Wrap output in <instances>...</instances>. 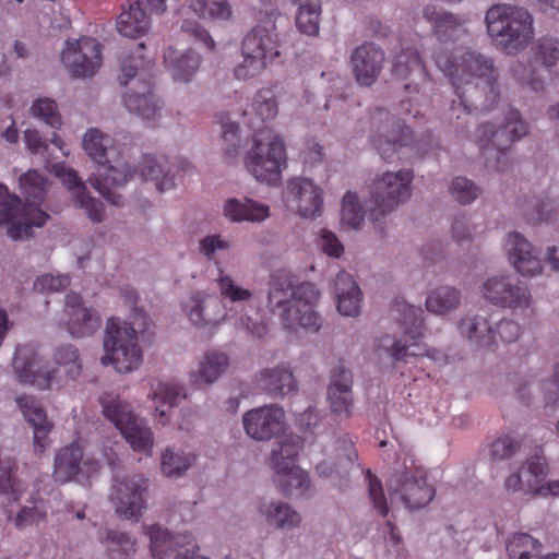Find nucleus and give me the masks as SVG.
I'll use <instances>...</instances> for the list:
<instances>
[{
	"label": "nucleus",
	"mask_w": 559,
	"mask_h": 559,
	"mask_svg": "<svg viewBox=\"0 0 559 559\" xmlns=\"http://www.w3.org/2000/svg\"><path fill=\"white\" fill-rule=\"evenodd\" d=\"M424 19L431 24L432 31L440 41L433 53L435 63L450 82L457 97V105L467 116L475 106V100L485 96L490 105L499 99L496 70L491 59L469 49L457 47L449 50L447 41L455 40L466 34L464 21L436 5H426Z\"/></svg>",
	"instance_id": "f257e3e1"
},
{
	"label": "nucleus",
	"mask_w": 559,
	"mask_h": 559,
	"mask_svg": "<svg viewBox=\"0 0 559 559\" xmlns=\"http://www.w3.org/2000/svg\"><path fill=\"white\" fill-rule=\"evenodd\" d=\"M83 148L99 166L98 173L88 178L90 185L114 205H121V197L112 189L122 187L135 177L142 181H153L159 192L175 187L166 158L145 155L140 169H132L124 162L122 153L114 145L112 139L98 129L91 128L86 131Z\"/></svg>",
	"instance_id": "f03ea898"
},
{
	"label": "nucleus",
	"mask_w": 559,
	"mask_h": 559,
	"mask_svg": "<svg viewBox=\"0 0 559 559\" xmlns=\"http://www.w3.org/2000/svg\"><path fill=\"white\" fill-rule=\"evenodd\" d=\"M253 115L241 114L245 124L254 130L253 146L245 158L246 169L261 182L277 185L286 167V151L282 139L264 126L277 116L278 108L271 90H260L252 102Z\"/></svg>",
	"instance_id": "7ed1b4c3"
},
{
	"label": "nucleus",
	"mask_w": 559,
	"mask_h": 559,
	"mask_svg": "<svg viewBox=\"0 0 559 559\" xmlns=\"http://www.w3.org/2000/svg\"><path fill=\"white\" fill-rule=\"evenodd\" d=\"M319 297L314 284L305 282L296 285L295 276L286 270H277L271 276L269 306L287 329L301 326L317 332L321 326V318L313 306Z\"/></svg>",
	"instance_id": "20e7f679"
},
{
	"label": "nucleus",
	"mask_w": 559,
	"mask_h": 559,
	"mask_svg": "<svg viewBox=\"0 0 559 559\" xmlns=\"http://www.w3.org/2000/svg\"><path fill=\"white\" fill-rule=\"evenodd\" d=\"M55 368H47L36 350L28 346H19L13 358V369L21 383L31 384L39 390L49 389L53 383L75 380L82 371V361L78 348L62 344L52 353Z\"/></svg>",
	"instance_id": "39448f33"
},
{
	"label": "nucleus",
	"mask_w": 559,
	"mask_h": 559,
	"mask_svg": "<svg viewBox=\"0 0 559 559\" xmlns=\"http://www.w3.org/2000/svg\"><path fill=\"white\" fill-rule=\"evenodd\" d=\"M485 22L496 47L511 56L523 51L535 34L531 13L514 5H492L486 13Z\"/></svg>",
	"instance_id": "423d86ee"
},
{
	"label": "nucleus",
	"mask_w": 559,
	"mask_h": 559,
	"mask_svg": "<svg viewBox=\"0 0 559 559\" xmlns=\"http://www.w3.org/2000/svg\"><path fill=\"white\" fill-rule=\"evenodd\" d=\"M143 44H139L136 55L124 58L121 62L122 76L120 83L132 86L123 95V104L128 111L138 115L144 121H155L159 117L160 106L153 93L151 74L146 71L151 61H145L142 56Z\"/></svg>",
	"instance_id": "0eeeda50"
},
{
	"label": "nucleus",
	"mask_w": 559,
	"mask_h": 559,
	"mask_svg": "<svg viewBox=\"0 0 559 559\" xmlns=\"http://www.w3.org/2000/svg\"><path fill=\"white\" fill-rule=\"evenodd\" d=\"M47 179L36 170H28L20 177V188L25 197V203L15 213L8 235L14 239L31 236L32 227H41L49 218L48 214L39 209L44 201Z\"/></svg>",
	"instance_id": "6e6552de"
},
{
	"label": "nucleus",
	"mask_w": 559,
	"mask_h": 559,
	"mask_svg": "<svg viewBox=\"0 0 559 559\" xmlns=\"http://www.w3.org/2000/svg\"><path fill=\"white\" fill-rule=\"evenodd\" d=\"M104 349L103 365H112L122 373L136 369L142 362V349L138 343L134 322L110 318L107 322Z\"/></svg>",
	"instance_id": "1a4fd4ad"
},
{
	"label": "nucleus",
	"mask_w": 559,
	"mask_h": 559,
	"mask_svg": "<svg viewBox=\"0 0 559 559\" xmlns=\"http://www.w3.org/2000/svg\"><path fill=\"white\" fill-rule=\"evenodd\" d=\"M392 312L404 329L401 338H392L390 335H384L380 340L379 347L385 349L390 356L399 361L407 356H424L427 354L426 347L423 344V328L424 320L421 318L423 309L409 305L405 300L396 299L394 301Z\"/></svg>",
	"instance_id": "9d476101"
},
{
	"label": "nucleus",
	"mask_w": 559,
	"mask_h": 559,
	"mask_svg": "<svg viewBox=\"0 0 559 559\" xmlns=\"http://www.w3.org/2000/svg\"><path fill=\"white\" fill-rule=\"evenodd\" d=\"M100 403L104 416L121 432L131 449L151 455L154 445L153 433L145 423L132 413L130 404L118 396H103Z\"/></svg>",
	"instance_id": "9b49d317"
},
{
	"label": "nucleus",
	"mask_w": 559,
	"mask_h": 559,
	"mask_svg": "<svg viewBox=\"0 0 559 559\" xmlns=\"http://www.w3.org/2000/svg\"><path fill=\"white\" fill-rule=\"evenodd\" d=\"M302 442L299 437H288L273 450L272 465L275 471V483L282 495L290 497L306 493L310 486L308 474L296 465Z\"/></svg>",
	"instance_id": "f8f14e48"
},
{
	"label": "nucleus",
	"mask_w": 559,
	"mask_h": 559,
	"mask_svg": "<svg viewBox=\"0 0 559 559\" xmlns=\"http://www.w3.org/2000/svg\"><path fill=\"white\" fill-rule=\"evenodd\" d=\"M413 178L412 170L402 169L396 173L388 171L374 180L370 191V201L373 204L370 217L374 222H379L411 197Z\"/></svg>",
	"instance_id": "ddd939ff"
},
{
	"label": "nucleus",
	"mask_w": 559,
	"mask_h": 559,
	"mask_svg": "<svg viewBox=\"0 0 559 559\" xmlns=\"http://www.w3.org/2000/svg\"><path fill=\"white\" fill-rule=\"evenodd\" d=\"M370 123L371 144L386 162H391L401 147L413 144L412 131L384 108H374L370 115Z\"/></svg>",
	"instance_id": "4468645a"
},
{
	"label": "nucleus",
	"mask_w": 559,
	"mask_h": 559,
	"mask_svg": "<svg viewBox=\"0 0 559 559\" xmlns=\"http://www.w3.org/2000/svg\"><path fill=\"white\" fill-rule=\"evenodd\" d=\"M526 132L527 127L521 119L520 112L510 108L501 128L497 129L491 123L480 124L477 130V141L480 151H487L490 147L497 151V170L504 171L507 169L508 146L524 136Z\"/></svg>",
	"instance_id": "2eb2a0df"
},
{
	"label": "nucleus",
	"mask_w": 559,
	"mask_h": 559,
	"mask_svg": "<svg viewBox=\"0 0 559 559\" xmlns=\"http://www.w3.org/2000/svg\"><path fill=\"white\" fill-rule=\"evenodd\" d=\"M483 295L490 304L532 316L533 299L528 287L510 275L489 277L483 285Z\"/></svg>",
	"instance_id": "dca6fc26"
},
{
	"label": "nucleus",
	"mask_w": 559,
	"mask_h": 559,
	"mask_svg": "<svg viewBox=\"0 0 559 559\" xmlns=\"http://www.w3.org/2000/svg\"><path fill=\"white\" fill-rule=\"evenodd\" d=\"M388 487L409 510L426 507L436 495L435 488L427 483L426 469L415 465L413 461L404 472L396 473L391 477Z\"/></svg>",
	"instance_id": "f3484780"
},
{
	"label": "nucleus",
	"mask_w": 559,
	"mask_h": 559,
	"mask_svg": "<svg viewBox=\"0 0 559 559\" xmlns=\"http://www.w3.org/2000/svg\"><path fill=\"white\" fill-rule=\"evenodd\" d=\"M62 63L75 78H88L96 73L102 64V45L92 37L66 41L61 53Z\"/></svg>",
	"instance_id": "a211bd4d"
},
{
	"label": "nucleus",
	"mask_w": 559,
	"mask_h": 559,
	"mask_svg": "<svg viewBox=\"0 0 559 559\" xmlns=\"http://www.w3.org/2000/svg\"><path fill=\"white\" fill-rule=\"evenodd\" d=\"M147 489V479L143 475L126 476L116 480L111 489L110 499L119 516L138 522L145 509L144 495Z\"/></svg>",
	"instance_id": "6ab92c4d"
},
{
	"label": "nucleus",
	"mask_w": 559,
	"mask_h": 559,
	"mask_svg": "<svg viewBox=\"0 0 559 559\" xmlns=\"http://www.w3.org/2000/svg\"><path fill=\"white\" fill-rule=\"evenodd\" d=\"M242 424L250 438L267 441L285 431V412L277 405H264L245 413Z\"/></svg>",
	"instance_id": "aec40b11"
},
{
	"label": "nucleus",
	"mask_w": 559,
	"mask_h": 559,
	"mask_svg": "<svg viewBox=\"0 0 559 559\" xmlns=\"http://www.w3.org/2000/svg\"><path fill=\"white\" fill-rule=\"evenodd\" d=\"M100 464L97 460L84 459L80 440L61 448L55 457L52 477L59 484L71 481L78 474H92L98 471Z\"/></svg>",
	"instance_id": "412c9836"
},
{
	"label": "nucleus",
	"mask_w": 559,
	"mask_h": 559,
	"mask_svg": "<svg viewBox=\"0 0 559 559\" xmlns=\"http://www.w3.org/2000/svg\"><path fill=\"white\" fill-rule=\"evenodd\" d=\"M284 198L306 218L320 216L323 211L322 190L308 178H293L287 182Z\"/></svg>",
	"instance_id": "4be33fe9"
},
{
	"label": "nucleus",
	"mask_w": 559,
	"mask_h": 559,
	"mask_svg": "<svg viewBox=\"0 0 559 559\" xmlns=\"http://www.w3.org/2000/svg\"><path fill=\"white\" fill-rule=\"evenodd\" d=\"M353 376L342 365L333 368L328 386V402L331 413L340 420L348 419L354 411Z\"/></svg>",
	"instance_id": "5701e85b"
},
{
	"label": "nucleus",
	"mask_w": 559,
	"mask_h": 559,
	"mask_svg": "<svg viewBox=\"0 0 559 559\" xmlns=\"http://www.w3.org/2000/svg\"><path fill=\"white\" fill-rule=\"evenodd\" d=\"M241 51H249L271 66L281 57V41L275 23L267 21L252 27L242 39Z\"/></svg>",
	"instance_id": "b1692460"
},
{
	"label": "nucleus",
	"mask_w": 559,
	"mask_h": 559,
	"mask_svg": "<svg viewBox=\"0 0 559 559\" xmlns=\"http://www.w3.org/2000/svg\"><path fill=\"white\" fill-rule=\"evenodd\" d=\"M25 420L33 428L34 450L37 454H43L50 444L49 435L53 425L47 419L46 412L34 396L23 395L16 399Z\"/></svg>",
	"instance_id": "393cba45"
},
{
	"label": "nucleus",
	"mask_w": 559,
	"mask_h": 559,
	"mask_svg": "<svg viewBox=\"0 0 559 559\" xmlns=\"http://www.w3.org/2000/svg\"><path fill=\"white\" fill-rule=\"evenodd\" d=\"M64 312L69 317L68 331L73 337L90 336L100 326L99 316L82 305L80 294L70 293L66 296Z\"/></svg>",
	"instance_id": "a878e982"
},
{
	"label": "nucleus",
	"mask_w": 559,
	"mask_h": 559,
	"mask_svg": "<svg viewBox=\"0 0 559 559\" xmlns=\"http://www.w3.org/2000/svg\"><path fill=\"white\" fill-rule=\"evenodd\" d=\"M392 73L397 79L411 80L405 84L408 94H418V83L429 81V74L417 49L403 47L392 62Z\"/></svg>",
	"instance_id": "bb28decb"
},
{
	"label": "nucleus",
	"mask_w": 559,
	"mask_h": 559,
	"mask_svg": "<svg viewBox=\"0 0 559 559\" xmlns=\"http://www.w3.org/2000/svg\"><path fill=\"white\" fill-rule=\"evenodd\" d=\"M350 60L357 82L370 86L383 68L384 52L371 43H364L354 50Z\"/></svg>",
	"instance_id": "cd10ccee"
},
{
	"label": "nucleus",
	"mask_w": 559,
	"mask_h": 559,
	"mask_svg": "<svg viewBox=\"0 0 559 559\" xmlns=\"http://www.w3.org/2000/svg\"><path fill=\"white\" fill-rule=\"evenodd\" d=\"M509 261L523 276H534L542 271V263L532 245L519 233H510L506 243Z\"/></svg>",
	"instance_id": "c85d7f7f"
},
{
	"label": "nucleus",
	"mask_w": 559,
	"mask_h": 559,
	"mask_svg": "<svg viewBox=\"0 0 559 559\" xmlns=\"http://www.w3.org/2000/svg\"><path fill=\"white\" fill-rule=\"evenodd\" d=\"M56 175L68 189H74L73 197L75 203L86 211L90 219L95 223L102 222L104 212L103 203L90 195L76 171L60 166L57 168Z\"/></svg>",
	"instance_id": "c756f323"
},
{
	"label": "nucleus",
	"mask_w": 559,
	"mask_h": 559,
	"mask_svg": "<svg viewBox=\"0 0 559 559\" xmlns=\"http://www.w3.org/2000/svg\"><path fill=\"white\" fill-rule=\"evenodd\" d=\"M462 336L486 350H496L497 341L487 312L464 317L459 324Z\"/></svg>",
	"instance_id": "7c9ffc66"
},
{
	"label": "nucleus",
	"mask_w": 559,
	"mask_h": 559,
	"mask_svg": "<svg viewBox=\"0 0 559 559\" xmlns=\"http://www.w3.org/2000/svg\"><path fill=\"white\" fill-rule=\"evenodd\" d=\"M257 384L273 397L284 396L297 388L290 367L284 364L260 371L257 376Z\"/></svg>",
	"instance_id": "2f4dec72"
},
{
	"label": "nucleus",
	"mask_w": 559,
	"mask_h": 559,
	"mask_svg": "<svg viewBox=\"0 0 559 559\" xmlns=\"http://www.w3.org/2000/svg\"><path fill=\"white\" fill-rule=\"evenodd\" d=\"M117 31L124 37L138 38L150 28V17L140 0H128L117 17Z\"/></svg>",
	"instance_id": "473e14b6"
},
{
	"label": "nucleus",
	"mask_w": 559,
	"mask_h": 559,
	"mask_svg": "<svg viewBox=\"0 0 559 559\" xmlns=\"http://www.w3.org/2000/svg\"><path fill=\"white\" fill-rule=\"evenodd\" d=\"M334 286L338 312L347 317L358 316L362 294L353 276L346 272H340L335 278Z\"/></svg>",
	"instance_id": "72a5a7b5"
},
{
	"label": "nucleus",
	"mask_w": 559,
	"mask_h": 559,
	"mask_svg": "<svg viewBox=\"0 0 559 559\" xmlns=\"http://www.w3.org/2000/svg\"><path fill=\"white\" fill-rule=\"evenodd\" d=\"M145 534L150 538L151 554L156 559H166L178 548L191 544V535L174 536L157 524L145 527Z\"/></svg>",
	"instance_id": "f704fd0d"
},
{
	"label": "nucleus",
	"mask_w": 559,
	"mask_h": 559,
	"mask_svg": "<svg viewBox=\"0 0 559 559\" xmlns=\"http://www.w3.org/2000/svg\"><path fill=\"white\" fill-rule=\"evenodd\" d=\"M221 301L217 297L210 296L204 292H195L182 305V309L190 321L199 326L218 322L217 317H212L210 308H219Z\"/></svg>",
	"instance_id": "c9c22d12"
},
{
	"label": "nucleus",
	"mask_w": 559,
	"mask_h": 559,
	"mask_svg": "<svg viewBox=\"0 0 559 559\" xmlns=\"http://www.w3.org/2000/svg\"><path fill=\"white\" fill-rule=\"evenodd\" d=\"M164 63L171 72L174 80L188 82L198 71L201 58L191 49L179 53L169 47L164 53Z\"/></svg>",
	"instance_id": "e433bc0d"
},
{
	"label": "nucleus",
	"mask_w": 559,
	"mask_h": 559,
	"mask_svg": "<svg viewBox=\"0 0 559 559\" xmlns=\"http://www.w3.org/2000/svg\"><path fill=\"white\" fill-rule=\"evenodd\" d=\"M224 214L234 222H262L269 217L270 209L249 198L229 199L224 205Z\"/></svg>",
	"instance_id": "4c0bfd02"
},
{
	"label": "nucleus",
	"mask_w": 559,
	"mask_h": 559,
	"mask_svg": "<svg viewBox=\"0 0 559 559\" xmlns=\"http://www.w3.org/2000/svg\"><path fill=\"white\" fill-rule=\"evenodd\" d=\"M259 512L270 525H274L276 528L293 530L298 527L301 522L300 514L288 503L282 501L261 503Z\"/></svg>",
	"instance_id": "58836bf2"
},
{
	"label": "nucleus",
	"mask_w": 559,
	"mask_h": 559,
	"mask_svg": "<svg viewBox=\"0 0 559 559\" xmlns=\"http://www.w3.org/2000/svg\"><path fill=\"white\" fill-rule=\"evenodd\" d=\"M334 452L336 454L335 461L326 459L317 464L316 471L319 476L331 477L337 472L338 467H345L358 457L354 442L347 436H343L335 441Z\"/></svg>",
	"instance_id": "ea45409f"
},
{
	"label": "nucleus",
	"mask_w": 559,
	"mask_h": 559,
	"mask_svg": "<svg viewBox=\"0 0 559 559\" xmlns=\"http://www.w3.org/2000/svg\"><path fill=\"white\" fill-rule=\"evenodd\" d=\"M187 397L183 388L173 382H160L154 391L155 415L163 424L168 420L167 412Z\"/></svg>",
	"instance_id": "a19ab883"
},
{
	"label": "nucleus",
	"mask_w": 559,
	"mask_h": 559,
	"mask_svg": "<svg viewBox=\"0 0 559 559\" xmlns=\"http://www.w3.org/2000/svg\"><path fill=\"white\" fill-rule=\"evenodd\" d=\"M228 365L229 358L226 354L217 350L207 352L200 362L198 372L191 376L192 381L195 384L200 381L213 383L226 371Z\"/></svg>",
	"instance_id": "79ce46f5"
},
{
	"label": "nucleus",
	"mask_w": 559,
	"mask_h": 559,
	"mask_svg": "<svg viewBox=\"0 0 559 559\" xmlns=\"http://www.w3.org/2000/svg\"><path fill=\"white\" fill-rule=\"evenodd\" d=\"M102 543L109 559H129L136 552V539L124 532L109 531Z\"/></svg>",
	"instance_id": "37998d69"
},
{
	"label": "nucleus",
	"mask_w": 559,
	"mask_h": 559,
	"mask_svg": "<svg viewBox=\"0 0 559 559\" xmlns=\"http://www.w3.org/2000/svg\"><path fill=\"white\" fill-rule=\"evenodd\" d=\"M298 5L296 25L298 29L309 36L319 34V17L321 0H295Z\"/></svg>",
	"instance_id": "c03bdc74"
},
{
	"label": "nucleus",
	"mask_w": 559,
	"mask_h": 559,
	"mask_svg": "<svg viewBox=\"0 0 559 559\" xmlns=\"http://www.w3.org/2000/svg\"><path fill=\"white\" fill-rule=\"evenodd\" d=\"M542 544L526 533H515L507 542L510 559H538Z\"/></svg>",
	"instance_id": "a18cd8bd"
},
{
	"label": "nucleus",
	"mask_w": 559,
	"mask_h": 559,
	"mask_svg": "<svg viewBox=\"0 0 559 559\" xmlns=\"http://www.w3.org/2000/svg\"><path fill=\"white\" fill-rule=\"evenodd\" d=\"M460 304V294L455 288L440 287L431 292L426 299L428 311L444 314L455 309Z\"/></svg>",
	"instance_id": "49530a36"
},
{
	"label": "nucleus",
	"mask_w": 559,
	"mask_h": 559,
	"mask_svg": "<svg viewBox=\"0 0 559 559\" xmlns=\"http://www.w3.org/2000/svg\"><path fill=\"white\" fill-rule=\"evenodd\" d=\"M188 2L189 0H183ZM192 11L205 20H228L231 16V8L226 0H190Z\"/></svg>",
	"instance_id": "de8ad7c7"
},
{
	"label": "nucleus",
	"mask_w": 559,
	"mask_h": 559,
	"mask_svg": "<svg viewBox=\"0 0 559 559\" xmlns=\"http://www.w3.org/2000/svg\"><path fill=\"white\" fill-rule=\"evenodd\" d=\"M194 460L195 456L192 454L174 452L170 449H167L162 454L160 467L167 477L178 478L191 467Z\"/></svg>",
	"instance_id": "09e8293b"
},
{
	"label": "nucleus",
	"mask_w": 559,
	"mask_h": 559,
	"mask_svg": "<svg viewBox=\"0 0 559 559\" xmlns=\"http://www.w3.org/2000/svg\"><path fill=\"white\" fill-rule=\"evenodd\" d=\"M216 284L219 290V295L224 300H229L230 302H241L248 301L252 297L251 290L237 285L230 275L224 274L223 270H219Z\"/></svg>",
	"instance_id": "8fccbe9b"
},
{
	"label": "nucleus",
	"mask_w": 559,
	"mask_h": 559,
	"mask_svg": "<svg viewBox=\"0 0 559 559\" xmlns=\"http://www.w3.org/2000/svg\"><path fill=\"white\" fill-rule=\"evenodd\" d=\"M242 61L234 68V75L237 80L247 81L259 76L270 64L260 57L241 51Z\"/></svg>",
	"instance_id": "3c124183"
},
{
	"label": "nucleus",
	"mask_w": 559,
	"mask_h": 559,
	"mask_svg": "<svg viewBox=\"0 0 559 559\" xmlns=\"http://www.w3.org/2000/svg\"><path fill=\"white\" fill-rule=\"evenodd\" d=\"M341 222L352 229H358L364 222L362 207L353 192H347L343 198Z\"/></svg>",
	"instance_id": "603ef678"
},
{
	"label": "nucleus",
	"mask_w": 559,
	"mask_h": 559,
	"mask_svg": "<svg viewBox=\"0 0 559 559\" xmlns=\"http://www.w3.org/2000/svg\"><path fill=\"white\" fill-rule=\"evenodd\" d=\"M218 123L222 126V139L226 144L225 155L228 159H234L239 152L240 140L238 136V127L235 122L230 121L227 114H219L217 116Z\"/></svg>",
	"instance_id": "864d4df0"
},
{
	"label": "nucleus",
	"mask_w": 559,
	"mask_h": 559,
	"mask_svg": "<svg viewBox=\"0 0 559 559\" xmlns=\"http://www.w3.org/2000/svg\"><path fill=\"white\" fill-rule=\"evenodd\" d=\"M533 50L535 60L545 67H552L559 60V40L554 37L538 38Z\"/></svg>",
	"instance_id": "5fc2aeb1"
},
{
	"label": "nucleus",
	"mask_w": 559,
	"mask_h": 559,
	"mask_svg": "<svg viewBox=\"0 0 559 559\" xmlns=\"http://www.w3.org/2000/svg\"><path fill=\"white\" fill-rule=\"evenodd\" d=\"M47 509L41 500H36L31 507H23L14 519V524L19 530L31 525H37L45 520Z\"/></svg>",
	"instance_id": "6e6d98bb"
},
{
	"label": "nucleus",
	"mask_w": 559,
	"mask_h": 559,
	"mask_svg": "<svg viewBox=\"0 0 559 559\" xmlns=\"http://www.w3.org/2000/svg\"><path fill=\"white\" fill-rule=\"evenodd\" d=\"M32 114L36 118H40L45 123L52 128L61 126V116L58 112L57 104L50 98H38L32 105Z\"/></svg>",
	"instance_id": "4d7b16f0"
},
{
	"label": "nucleus",
	"mask_w": 559,
	"mask_h": 559,
	"mask_svg": "<svg viewBox=\"0 0 559 559\" xmlns=\"http://www.w3.org/2000/svg\"><path fill=\"white\" fill-rule=\"evenodd\" d=\"M366 480L368 481L369 497L374 509L381 516H386L389 514V507L381 481L370 469L366 473Z\"/></svg>",
	"instance_id": "13d9d810"
},
{
	"label": "nucleus",
	"mask_w": 559,
	"mask_h": 559,
	"mask_svg": "<svg viewBox=\"0 0 559 559\" xmlns=\"http://www.w3.org/2000/svg\"><path fill=\"white\" fill-rule=\"evenodd\" d=\"M451 195L463 204L473 202L478 195V188L465 177H456L450 188Z\"/></svg>",
	"instance_id": "bf43d9fd"
},
{
	"label": "nucleus",
	"mask_w": 559,
	"mask_h": 559,
	"mask_svg": "<svg viewBox=\"0 0 559 559\" xmlns=\"http://www.w3.org/2000/svg\"><path fill=\"white\" fill-rule=\"evenodd\" d=\"M20 203L21 199L11 194L8 188L0 183V224H9L13 221Z\"/></svg>",
	"instance_id": "052dcab7"
},
{
	"label": "nucleus",
	"mask_w": 559,
	"mask_h": 559,
	"mask_svg": "<svg viewBox=\"0 0 559 559\" xmlns=\"http://www.w3.org/2000/svg\"><path fill=\"white\" fill-rule=\"evenodd\" d=\"M69 285L70 277L68 275L45 274L36 278L34 289L39 293H56L63 290Z\"/></svg>",
	"instance_id": "680f3d73"
},
{
	"label": "nucleus",
	"mask_w": 559,
	"mask_h": 559,
	"mask_svg": "<svg viewBox=\"0 0 559 559\" xmlns=\"http://www.w3.org/2000/svg\"><path fill=\"white\" fill-rule=\"evenodd\" d=\"M520 448V443L509 435L498 437L490 444V456L493 460L511 457Z\"/></svg>",
	"instance_id": "e2e57ef3"
},
{
	"label": "nucleus",
	"mask_w": 559,
	"mask_h": 559,
	"mask_svg": "<svg viewBox=\"0 0 559 559\" xmlns=\"http://www.w3.org/2000/svg\"><path fill=\"white\" fill-rule=\"evenodd\" d=\"M497 343L500 341L503 344L512 343L518 340L521 332V326L510 319H502L493 329Z\"/></svg>",
	"instance_id": "0e129e2a"
},
{
	"label": "nucleus",
	"mask_w": 559,
	"mask_h": 559,
	"mask_svg": "<svg viewBox=\"0 0 559 559\" xmlns=\"http://www.w3.org/2000/svg\"><path fill=\"white\" fill-rule=\"evenodd\" d=\"M181 31L191 36L195 41L202 43L206 48L213 50L215 41L204 27L198 22L185 21L181 25Z\"/></svg>",
	"instance_id": "69168bd1"
},
{
	"label": "nucleus",
	"mask_w": 559,
	"mask_h": 559,
	"mask_svg": "<svg viewBox=\"0 0 559 559\" xmlns=\"http://www.w3.org/2000/svg\"><path fill=\"white\" fill-rule=\"evenodd\" d=\"M511 71L516 79L530 85L533 91L538 92L544 88L543 81L539 79H535L533 76L532 71H528L524 64L518 62L512 66Z\"/></svg>",
	"instance_id": "338daca9"
},
{
	"label": "nucleus",
	"mask_w": 559,
	"mask_h": 559,
	"mask_svg": "<svg viewBox=\"0 0 559 559\" xmlns=\"http://www.w3.org/2000/svg\"><path fill=\"white\" fill-rule=\"evenodd\" d=\"M320 245L322 250L330 257L338 258L344 251L343 245L336 236L329 230H322Z\"/></svg>",
	"instance_id": "774afa93"
}]
</instances>
